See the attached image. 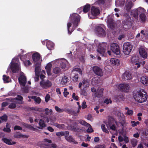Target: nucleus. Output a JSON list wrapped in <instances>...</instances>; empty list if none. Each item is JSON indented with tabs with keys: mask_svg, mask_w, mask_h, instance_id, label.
I'll use <instances>...</instances> for the list:
<instances>
[{
	"mask_svg": "<svg viewBox=\"0 0 148 148\" xmlns=\"http://www.w3.org/2000/svg\"><path fill=\"white\" fill-rule=\"evenodd\" d=\"M133 97L137 101L142 103L146 101L147 95L146 92L143 90H140L134 93Z\"/></svg>",
	"mask_w": 148,
	"mask_h": 148,
	"instance_id": "1",
	"label": "nucleus"
},
{
	"mask_svg": "<svg viewBox=\"0 0 148 148\" xmlns=\"http://www.w3.org/2000/svg\"><path fill=\"white\" fill-rule=\"evenodd\" d=\"M145 12V10L143 8H138L137 10H132V14H133V13H135L134 15V17H136L138 13L140 14L139 15V20L141 22H145L147 20V18L144 14Z\"/></svg>",
	"mask_w": 148,
	"mask_h": 148,
	"instance_id": "2",
	"label": "nucleus"
},
{
	"mask_svg": "<svg viewBox=\"0 0 148 148\" xmlns=\"http://www.w3.org/2000/svg\"><path fill=\"white\" fill-rule=\"evenodd\" d=\"M95 34L98 36L101 37L106 36V33L105 31V27L103 25L100 26H97L96 28Z\"/></svg>",
	"mask_w": 148,
	"mask_h": 148,
	"instance_id": "3",
	"label": "nucleus"
},
{
	"mask_svg": "<svg viewBox=\"0 0 148 148\" xmlns=\"http://www.w3.org/2000/svg\"><path fill=\"white\" fill-rule=\"evenodd\" d=\"M132 49V45L128 42L124 43L123 46V52L125 55H129Z\"/></svg>",
	"mask_w": 148,
	"mask_h": 148,
	"instance_id": "4",
	"label": "nucleus"
},
{
	"mask_svg": "<svg viewBox=\"0 0 148 148\" xmlns=\"http://www.w3.org/2000/svg\"><path fill=\"white\" fill-rule=\"evenodd\" d=\"M71 21L73 23L74 27H76L80 20V16L77 14L74 13L70 15Z\"/></svg>",
	"mask_w": 148,
	"mask_h": 148,
	"instance_id": "5",
	"label": "nucleus"
},
{
	"mask_svg": "<svg viewBox=\"0 0 148 148\" xmlns=\"http://www.w3.org/2000/svg\"><path fill=\"white\" fill-rule=\"evenodd\" d=\"M117 87L119 90L126 92H128L130 88V86L127 83L120 84Z\"/></svg>",
	"mask_w": 148,
	"mask_h": 148,
	"instance_id": "6",
	"label": "nucleus"
},
{
	"mask_svg": "<svg viewBox=\"0 0 148 148\" xmlns=\"http://www.w3.org/2000/svg\"><path fill=\"white\" fill-rule=\"evenodd\" d=\"M110 48L112 51L116 55L120 54V52L119 47L116 43H113L111 44Z\"/></svg>",
	"mask_w": 148,
	"mask_h": 148,
	"instance_id": "7",
	"label": "nucleus"
},
{
	"mask_svg": "<svg viewBox=\"0 0 148 148\" xmlns=\"http://www.w3.org/2000/svg\"><path fill=\"white\" fill-rule=\"evenodd\" d=\"M32 58L33 61L36 64L40 63L42 61L40 55L38 53H34L32 56Z\"/></svg>",
	"mask_w": 148,
	"mask_h": 148,
	"instance_id": "8",
	"label": "nucleus"
},
{
	"mask_svg": "<svg viewBox=\"0 0 148 148\" xmlns=\"http://www.w3.org/2000/svg\"><path fill=\"white\" fill-rule=\"evenodd\" d=\"M56 61L60 63V67L63 69L66 68L69 65L68 62L65 59H59L57 60Z\"/></svg>",
	"mask_w": 148,
	"mask_h": 148,
	"instance_id": "9",
	"label": "nucleus"
},
{
	"mask_svg": "<svg viewBox=\"0 0 148 148\" xmlns=\"http://www.w3.org/2000/svg\"><path fill=\"white\" fill-rule=\"evenodd\" d=\"M40 86L43 88L46 89L51 87L52 85L51 83L49 80L45 81L42 80L40 83Z\"/></svg>",
	"mask_w": 148,
	"mask_h": 148,
	"instance_id": "10",
	"label": "nucleus"
},
{
	"mask_svg": "<svg viewBox=\"0 0 148 148\" xmlns=\"http://www.w3.org/2000/svg\"><path fill=\"white\" fill-rule=\"evenodd\" d=\"M14 60L13 59L11 63V68L12 72L15 73L20 69V64L19 63H13V61Z\"/></svg>",
	"mask_w": 148,
	"mask_h": 148,
	"instance_id": "11",
	"label": "nucleus"
},
{
	"mask_svg": "<svg viewBox=\"0 0 148 148\" xmlns=\"http://www.w3.org/2000/svg\"><path fill=\"white\" fill-rule=\"evenodd\" d=\"M147 49L144 47H140L139 49V53L140 56L144 58H146L147 57Z\"/></svg>",
	"mask_w": 148,
	"mask_h": 148,
	"instance_id": "12",
	"label": "nucleus"
},
{
	"mask_svg": "<svg viewBox=\"0 0 148 148\" xmlns=\"http://www.w3.org/2000/svg\"><path fill=\"white\" fill-rule=\"evenodd\" d=\"M122 77L124 81H127L132 79V76L131 73L126 71L123 74Z\"/></svg>",
	"mask_w": 148,
	"mask_h": 148,
	"instance_id": "13",
	"label": "nucleus"
},
{
	"mask_svg": "<svg viewBox=\"0 0 148 148\" xmlns=\"http://www.w3.org/2000/svg\"><path fill=\"white\" fill-rule=\"evenodd\" d=\"M105 43L101 44L100 45V47L101 48L99 47L97 49V51L98 53V54L99 56H104V53L105 52V48L106 47Z\"/></svg>",
	"mask_w": 148,
	"mask_h": 148,
	"instance_id": "14",
	"label": "nucleus"
},
{
	"mask_svg": "<svg viewBox=\"0 0 148 148\" xmlns=\"http://www.w3.org/2000/svg\"><path fill=\"white\" fill-rule=\"evenodd\" d=\"M18 80L21 87L22 88V86L24 87L26 82V79L25 76L23 75H21Z\"/></svg>",
	"mask_w": 148,
	"mask_h": 148,
	"instance_id": "15",
	"label": "nucleus"
},
{
	"mask_svg": "<svg viewBox=\"0 0 148 148\" xmlns=\"http://www.w3.org/2000/svg\"><path fill=\"white\" fill-rule=\"evenodd\" d=\"M94 73L97 75L102 76L103 75L102 70L99 67L97 66H94L93 68Z\"/></svg>",
	"mask_w": 148,
	"mask_h": 148,
	"instance_id": "16",
	"label": "nucleus"
},
{
	"mask_svg": "<svg viewBox=\"0 0 148 148\" xmlns=\"http://www.w3.org/2000/svg\"><path fill=\"white\" fill-rule=\"evenodd\" d=\"M89 83V81L87 79H84L82 82H80L79 84V87L80 88L83 86L84 88L88 86Z\"/></svg>",
	"mask_w": 148,
	"mask_h": 148,
	"instance_id": "17",
	"label": "nucleus"
},
{
	"mask_svg": "<svg viewBox=\"0 0 148 148\" xmlns=\"http://www.w3.org/2000/svg\"><path fill=\"white\" fill-rule=\"evenodd\" d=\"M140 82L144 85H148V77L146 76H142L140 78Z\"/></svg>",
	"mask_w": 148,
	"mask_h": 148,
	"instance_id": "18",
	"label": "nucleus"
},
{
	"mask_svg": "<svg viewBox=\"0 0 148 148\" xmlns=\"http://www.w3.org/2000/svg\"><path fill=\"white\" fill-rule=\"evenodd\" d=\"M91 14L93 16H96L99 13V10L97 7H92L91 9Z\"/></svg>",
	"mask_w": 148,
	"mask_h": 148,
	"instance_id": "19",
	"label": "nucleus"
},
{
	"mask_svg": "<svg viewBox=\"0 0 148 148\" xmlns=\"http://www.w3.org/2000/svg\"><path fill=\"white\" fill-rule=\"evenodd\" d=\"M103 88H99L97 90L96 92L95 93V95L98 97H102L103 95Z\"/></svg>",
	"mask_w": 148,
	"mask_h": 148,
	"instance_id": "20",
	"label": "nucleus"
},
{
	"mask_svg": "<svg viewBox=\"0 0 148 148\" xmlns=\"http://www.w3.org/2000/svg\"><path fill=\"white\" fill-rule=\"evenodd\" d=\"M110 63L113 65L118 66L119 64L120 61L117 59L112 58L110 60Z\"/></svg>",
	"mask_w": 148,
	"mask_h": 148,
	"instance_id": "21",
	"label": "nucleus"
},
{
	"mask_svg": "<svg viewBox=\"0 0 148 148\" xmlns=\"http://www.w3.org/2000/svg\"><path fill=\"white\" fill-rule=\"evenodd\" d=\"M2 140L6 144L8 145H12L15 144L16 143L15 142L12 141V140L7 139L6 138H3Z\"/></svg>",
	"mask_w": 148,
	"mask_h": 148,
	"instance_id": "22",
	"label": "nucleus"
},
{
	"mask_svg": "<svg viewBox=\"0 0 148 148\" xmlns=\"http://www.w3.org/2000/svg\"><path fill=\"white\" fill-rule=\"evenodd\" d=\"M52 64L50 63H48L45 67V69L47 71V73L48 75H51V72Z\"/></svg>",
	"mask_w": 148,
	"mask_h": 148,
	"instance_id": "23",
	"label": "nucleus"
},
{
	"mask_svg": "<svg viewBox=\"0 0 148 148\" xmlns=\"http://www.w3.org/2000/svg\"><path fill=\"white\" fill-rule=\"evenodd\" d=\"M28 98L29 99L31 98L32 99H33L35 101V103H36L39 104L41 102L40 98L36 96H28Z\"/></svg>",
	"mask_w": 148,
	"mask_h": 148,
	"instance_id": "24",
	"label": "nucleus"
},
{
	"mask_svg": "<svg viewBox=\"0 0 148 148\" xmlns=\"http://www.w3.org/2000/svg\"><path fill=\"white\" fill-rule=\"evenodd\" d=\"M39 127H36L37 128L40 129H42L46 126V125L44 121L42 119L40 120L39 122Z\"/></svg>",
	"mask_w": 148,
	"mask_h": 148,
	"instance_id": "25",
	"label": "nucleus"
},
{
	"mask_svg": "<svg viewBox=\"0 0 148 148\" xmlns=\"http://www.w3.org/2000/svg\"><path fill=\"white\" fill-rule=\"evenodd\" d=\"M77 73H79V74L82 75V72L81 69L78 68H75L73 69L72 71V73L73 74H77Z\"/></svg>",
	"mask_w": 148,
	"mask_h": 148,
	"instance_id": "26",
	"label": "nucleus"
},
{
	"mask_svg": "<svg viewBox=\"0 0 148 148\" xmlns=\"http://www.w3.org/2000/svg\"><path fill=\"white\" fill-rule=\"evenodd\" d=\"M68 79V77L66 76H64L62 77V79L61 81V84L63 85H66V83H67L68 82H69V79Z\"/></svg>",
	"mask_w": 148,
	"mask_h": 148,
	"instance_id": "27",
	"label": "nucleus"
},
{
	"mask_svg": "<svg viewBox=\"0 0 148 148\" xmlns=\"http://www.w3.org/2000/svg\"><path fill=\"white\" fill-rule=\"evenodd\" d=\"M54 44L52 42L48 40L47 42V47L49 50H51L54 47Z\"/></svg>",
	"mask_w": 148,
	"mask_h": 148,
	"instance_id": "28",
	"label": "nucleus"
},
{
	"mask_svg": "<svg viewBox=\"0 0 148 148\" xmlns=\"http://www.w3.org/2000/svg\"><path fill=\"white\" fill-rule=\"evenodd\" d=\"M133 4L131 2L127 3L125 5V9L127 11H129L133 6Z\"/></svg>",
	"mask_w": 148,
	"mask_h": 148,
	"instance_id": "29",
	"label": "nucleus"
},
{
	"mask_svg": "<svg viewBox=\"0 0 148 148\" xmlns=\"http://www.w3.org/2000/svg\"><path fill=\"white\" fill-rule=\"evenodd\" d=\"M141 37L143 39H144L148 37V35L147 32L142 30L140 32Z\"/></svg>",
	"mask_w": 148,
	"mask_h": 148,
	"instance_id": "30",
	"label": "nucleus"
},
{
	"mask_svg": "<svg viewBox=\"0 0 148 148\" xmlns=\"http://www.w3.org/2000/svg\"><path fill=\"white\" fill-rule=\"evenodd\" d=\"M23 99V97L21 96L18 95L16 97L13 98V100L12 101H14V100L19 101H20L19 102V104H22L23 103V102L22 101Z\"/></svg>",
	"mask_w": 148,
	"mask_h": 148,
	"instance_id": "31",
	"label": "nucleus"
},
{
	"mask_svg": "<svg viewBox=\"0 0 148 148\" xmlns=\"http://www.w3.org/2000/svg\"><path fill=\"white\" fill-rule=\"evenodd\" d=\"M38 65H36L35 68V74L36 76L39 75V72L40 69V63L38 64Z\"/></svg>",
	"mask_w": 148,
	"mask_h": 148,
	"instance_id": "32",
	"label": "nucleus"
},
{
	"mask_svg": "<svg viewBox=\"0 0 148 148\" xmlns=\"http://www.w3.org/2000/svg\"><path fill=\"white\" fill-rule=\"evenodd\" d=\"M131 61L132 63L133 64L138 61L139 59L138 57L136 56H134L131 57Z\"/></svg>",
	"mask_w": 148,
	"mask_h": 148,
	"instance_id": "33",
	"label": "nucleus"
},
{
	"mask_svg": "<svg viewBox=\"0 0 148 148\" xmlns=\"http://www.w3.org/2000/svg\"><path fill=\"white\" fill-rule=\"evenodd\" d=\"M61 70L58 67H56L54 68L53 70V72L55 74H58L61 72Z\"/></svg>",
	"mask_w": 148,
	"mask_h": 148,
	"instance_id": "34",
	"label": "nucleus"
},
{
	"mask_svg": "<svg viewBox=\"0 0 148 148\" xmlns=\"http://www.w3.org/2000/svg\"><path fill=\"white\" fill-rule=\"evenodd\" d=\"M90 9V5L88 4H86L84 7L83 11L85 13H86L89 11Z\"/></svg>",
	"mask_w": 148,
	"mask_h": 148,
	"instance_id": "35",
	"label": "nucleus"
},
{
	"mask_svg": "<svg viewBox=\"0 0 148 148\" xmlns=\"http://www.w3.org/2000/svg\"><path fill=\"white\" fill-rule=\"evenodd\" d=\"M81 108V107L80 106L78 108V110L77 112L73 110H70V112L73 115L75 116H77L78 115V113L79 112V109Z\"/></svg>",
	"mask_w": 148,
	"mask_h": 148,
	"instance_id": "36",
	"label": "nucleus"
},
{
	"mask_svg": "<svg viewBox=\"0 0 148 148\" xmlns=\"http://www.w3.org/2000/svg\"><path fill=\"white\" fill-rule=\"evenodd\" d=\"M65 139L66 140L69 142H73L75 144L77 143V142H75V140L71 136H68L67 138H66Z\"/></svg>",
	"mask_w": 148,
	"mask_h": 148,
	"instance_id": "37",
	"label": "nucleus"
},
{
	"mask_svg": "<svg viewBox=\"0 0 148 148\" xmlns=\"http://www.w3.org/2000/svg\"><path fill=\"white\" fill-rule=\"evenodd\" d=\"M125 110H127V111L126 113V114L131 116L132 115L133 113V111L129 109L128 108L126 107L125 108Z\"/></svg>",
	"mask_w": 148,
	"mask_h": 148,
	"instance_id": "38",
	"label": "nucleus"
},
{
	"mask_svg": "<svg viewBox=\"0 0 148 148\" xmlns=\"http://www.w3.org/2000/svg\"><path fill=\"white\" fill-rule=\"evenodd\" d=\"M101 129L102 131L106 133H109L108 130L106 128L105 125L104 124H102L101 125Z\"/></svg>",
	"mask_w": 148,
	"mask_h": 148,
	"instance_id": "39",
	"label": "nucleus"
},
{
	"mask_svg": "<svg viewBox=\"0 0 148 148\" xmlns=\"http://www.w3.org/2000/svg\"><path fill=\"white\" fill-rule=\"evenodd\" d=\"M132 64L134 66V68L135 69H137L139 68L140 66V63L139 62V61Z\"/></svg>",
	"mask_w": 148,
	"mask_h": 148,
	"instance_id": "40",
	"label": "nucleus"
},
{
	"mask_svg": "<svg viewBox=\"0 0 148 148\" xmlns=\"http://www.w3.org/2000/svg\"><path fill=\"white\" fill-rule=\"evenodd\" d=\"M106 125L108 128L109 126H110V128L111 130H112L116 132H117L116 127L115 125L113 124L109 126L108 125L106 124Z\"/></svg>",
	"mask_w": 148,
	"mask_h": 148,
	"instance_id": "41",
	"label": "nucleus"
},
{
	"mask_svg": "<svg viewBox=\"0 0 148 148\" xmlns=\"http://www.w3.org/2000/svg\"><path fill=\"white\" fill-rule=\"evenodd\" d=\"M78 122L79 123L85 126L86 127L87 126H89V124L83 120H80L78 121Z\"/></svg>",
	"mask_w": 148,
	"mask_h": 148,
	"instance_id": "42",
	"label": "nucleus"
},
{
	"mask_svg": "<svg viewBox=\"0 0 148 148\" xmlns=\"http://www.w3.org/2000/svg\"><path fill=\"white\" fill-rule=\"evenodd\" d=\"M14 137L16 138H20L21 137H26V136L22 135L21 134H16L14 135Z\"/></svg>",
	"mask_w": 148,
	"mask_h": 148,
	"instance_id": "43",
	"label": "nucleus"
},
{
	"mask_svg": "<svg viewBox=\"0 0 148 148\" xmlns=\"http://www.w3.org/2000/svg\"><path fill=\"white\" fill-rule=\"evenodd\" d=\"M137 141L135 139H133L131 140V143L133 147H135L137 144Z\"/></svg>",
	"mask_w": 148,
	"mask_h": 148,
	"instance_id": "44",
	"label": "nucleus"
},
{
	"mask_svg": "<svg viewBox=\"0 0 148 148\" xmlns=\"http://www.w3.org/2000/svg\"><path fill=\"white\" fill-rule=\"evenodd\" d=\"M3 79L5 82H9V77L5 75H3Z\"/></svg>",
	"mask_w": 148,
	"mask_h": 148,
	"instance_id": "45",
	"label": "nucleus"
},
{
	"mask_svg": "<svg viewBox=\"0 0 148 148\" xmlns=\"http://www.w3.org/2000/svg\"><path fill=\"white\" fill-rule=\"evenodd\" d=\"M67 29H68V34H71L72 33V31H70L69 30V28L70 27L71 25V24L70 23H67Z\"/></svg>",
	"mask_w": 148,
	"mask_h": 148,
	"instance_id": "46",
	"label": "nucleus"
},
{
	"mask_svg": "<svg viewBox=\"0 0 148 148\" xmlns=\"http://www.w3.org/2000/svg\"><path fill=\"white\" fill-rule=\"evenodd\" d=\"M86 127H88L86 131L88 133H91L93 132V130L92 129L91 126L90 124H89V126H87Z\"/></svg>",
	"mask_w": 148,
	"mask_h": 148,
	"instance_id": "47",
	"label": "nucleus"
},
{
	"mask_svg": "<svg viewBox=\"0 0 148 148\" xmlns=\"http://www.w3.org/2000/svg\"><path fill=\"white\" fill-rule=\"evenodd\" d=\"M45 113L47 114H51L52 112V110L51 109L49 110L48 108H46L45 109Z\"/></svg>",
	"mask_w": 148,
	"mask_h": 148,
	"instance_id": "48",
	"label": "nucleus"
},
{
	"mask_svg": "<svg viewBox=\"0 0 148 148\" xmlns=\"http://www.w3.org/2000/svg\"><path fill=\"white\" fill-rule=\"evenodd\" d=\"M0 119L2 121H5L7 120V116L5 114L0 117Z\"/></svg>",
	"mask_w": 148,
	"mask_h": 148,
	"instance_id": "49",
	"label": "nucleus"
},
{
	"mask_svg": "<svg viewBox=\"0 0 148 148\" xmlns=\"http://www.w3.org/2000/svg\"><path fill=\"white\" fill-rule=\"evenodd\" d=\"M81 94L85 96H86L87 95V92L84 89H81Z\"/></svg>",
	"mask_w": 148,
	"mask_h": 148,
	"instance_id": "50",
	"label": "nucleus"
},
{
	"mask_svg": "<svg viewBox=\"0 0 148 148\" xmlns=\"http://www.w3.org/2000/svg\"><path fill=\"white\" fill-rule=\"evenodd\" d=\"M55 109L56 111L59 112H61L64 111L63 109H60L57 106L55 107Z\"/></svg>",
	"mask_w": 148,
	"mask_h": 148,
	"instance_id": "51",
	"label": "nucleus"
},
{
	"mask_svg": "<svg viewBox=\"0 0 148 148\" xmlns=\"http://www.w3.org/2000/svg\"><path fill=\"white\" fill-rule=\"evenodd\" d=\"M75 74V75L73 77V79L74 82H76L78 79V75L77 74Z\"/></svg>",
	"mask_w": 148,
	"mask_h": 148,
	"instance_id": "52",
	"label": "nucleus"
},
{
	"mask_svg": "<svg viewBox=\"0 0 148 148\" xmlns=\"http://www.w3.org/2000/svg\"><path fill=\"white\" fill-rule=\"evenodd\" d=\"M98 80V78L97 77L93 78L92 81V84L94 85L97 82Z\"/></svg>",
	"mask_w": 148,
	"mask_h": 148,
	"instance_id": "53",
	"label": "nucleus"
},
{
	"mask_svg": "<svg viewBox=\"0 0 148 148\" xmlns=\"http://www.w3.org/2000/svg\"><path fill=\"white\" fill-rule=\"evenodd\" d=\"M104 103H106V104H108L109 103H112V101L110 99H106L104 101Z\"/></svg>",
	"mask_w": 148,
	"mask_h": 148,
	"instance_id": "54",
	"label": "nucleus"
},
{
	"mask_svg": "<svg viewBox=\"0 0 148 148\" xmlns=\"http://www.w3.org/2000/svg\"><path fill=\"white\" fill-rule=\"evenodd\" d=\"M24 64L26 66H27L31 64L32 63L29 60L25 61Z\"/></svg>",
	"mask_w": 148,
	"mask_h": 148,
	"instance_id": "55",
	"label": "nucleus"
},
{
	"mask_svg": "<svg viewBox=\"0 0 148 148\" xmlns=\"http://www.w3.org/2000/svg\"><path fill=\"white\" fill-rule=\"evenodd\" d=\"M118 99L120 101H123L124 100V96L122 95H121L118 96Z\"/></svg>",
	"mask_w": 148,
	"mask_h": 148,
	"instance_id": "56",
	"label": "nucleus"
},
{
	"mask_svg": "<svg viewBox=\"0 0 148 148\" xmlns=\"http://www.w3.org/2000/svg\"><path fill=\"white\" fill-rule=\"evenodd\" d=\"M16 105L15 103H12L9 105V107L10 108H14L16 107Z\"/></svg>",
	"mask_w": 148,
	"mask_h": 148,
	"instance_id": "57",
	"label": "nucleus"
},
{
	"mask_svg": "<svg viewBox=\"0 0 148 148\" xmlns=\"http://www.w3.org/2000/svg\"><path fill=\"white\" fill-rule=\"evenodd\" d=\"M64 132H57L56 134V135L58 136H63Z\"/></svg>",
	"mask_w": 148,
	"mask_h": 148,
	"instance_id": "58",
	"label": "nucleus"
},
{
	"mask_svg": "<svg viewBox=\"0 0 148 148\" xmlns=\"http://www.w3.org/2000/svg\"><path fill=\"white\" fill-rule=\"evenodd\" d=\"M72 97L75 100H78V97L77 95H75V93H73L72 95Z\"/></svg>",
	"mask_w": 148,
	"mask_h": 148,
	"instance_id": "59",
	"label": "nucleus"
},
{
	"mask_svg": "<svg viewBox=\"0 0 148 148\" xmlns=\"http://www.w3.org/2000/svg\"><path fill=\"white\" fill-rule=\"evenodd\" d=\"M87 107V105L86 104V103L85 101H83L82 104V107L83 109H84Z\"/></svg>",
	"mask_w": 148,
	"mask_h": 148,
	"instance_id": "60",
	"label": "nucleus"
},
{
	"mask_svg": "<svg viewBox=\"0 0 148 148\" xmlns=\"http://www.w3.org/2000/svg\"><path fill=\"white\" fill-rule=\"evenodd\" d=\"M50 98V96L48 94H47L46 95L45 97V101L46 102H48Z\"/></svg>",
	"mask_w": 148,
	"mask_h": 148,
	"instance_id": "61",
	"label": "nucleus"
},
{
	"mask_svg": "<svg viewBox=\"0 0 148 148\" xmlns=\"http://www.w3.org/2000/svg\"><path fill=\"white\" fill-rule=\"evenodd\" d=\"M105 145H99L95 146L94 148H105Z\"/></svg>",
	"mask_w": 148,
	"mask_h": 148,
	"instance_id": "62",
	"label": "nucleus"
},
{
	"mask_svg": "<svg viewBox=\"0 0 148 148\" xmlns=\"http://www.w3.org/2000/svg\"><path fill=\"white\" fill-rule=\"evenodd\" d=\"M14 130H22V128L20 126H16L14 128Z\"/></svg>",
	"mask_w": 148,
	"mask_h": 148,
	"instance_id": "63",
	"label": "nucleus"
},
{
	"mask_svg": "<svg viewBox=\"0 0 148 148\" xmlns=\"http://www.w3.org/2000/svg\"><path fill=\"white\" fill-rule=\"evenodd\" d=\"M100 106H96L94 108V110L96 111L97 113L98 114L99 113V111L98 109L99 108Z\"/></svg>",
	"mask_w": 148,
	"mask_h": 148,
	"instance_id": "64",
	"label": "nucleus"
}]
</instances>
